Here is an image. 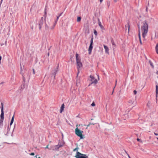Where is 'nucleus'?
Here are the masks:
<instances>
[{
    "mask_svg": "<svg viewBox=\"0 0 158 158\" xmlns=\"http://www.w3.org/2000/svg\"><path fill=\"white\" fill-rule=\"evenodd\" d=\"M43 23V17L41 18V19L40 20L39 23V26L40 30L42 26Z\"/></svg>",
    "mask_w": 158,
    "mask_h": 158,
    "instance_id": "nucleus-8",
    "label": "nucleus"
},
{
    "mask_svg": "<svg viewBox=\"0 0 158 158\" xmlns=\"http://www.w3.org/2000/svg\"><path fill=\"white\" fill-rule=\"evenodd\" d=\"M76 60H79L80 59L78 57V54L77 53L76 55Z\"/></svg>",
    "mask_w": 158,
    "mask_h": 158,
    "instance_id": "nucleus-25",
    "label": "nucleus"
},
{
    "mask_svg": "<svg viewBox=\"0 0 158 158\" xmlns=\"http://www.w3.org/2000/svg\"><path fill=\"white\" fill-rule=\"evenodd\" d=\"M75 132L77 136L79 137L81 139H83L84 138V137H83L82 135L83 131L80 130L77 127L76 128L75 130Z\"/></svg>",
    "mask_w": 158,
    "mask_h": 158,
    "instance_id": "nucleus-2",
    "label": "nucleus"
},
{
    "mask_svg": "<svg viewBox=\"0 0 158 158\" xmlns=\"http://www.w3.org/2000/svg\"><path fill=\"white\" fill-rule=\"evenodd\" d=\"M133 92L134 94H137V92L136 90H134Z\"/></svg>",
    "mask_w": 158,
    "mask_h": 158,
    "instance_id": "nucleus-32",
    "label": "nucleus"
},
{
    "mask_svg": "<svg viewBox=\"0 0 158 158\" xmlns=\"http://www.w3.org/2000/svg\"><path fill=\"white\" fill-rule=\"evenodd\" d=\"M97 32L96 30H95L94 31V33L95 35H97Z\"/></svg>",
    "mask_w": 158,
    "mask_h": 158,
    "instance_id": "nucleus-33",
    "label": "nucleus"
},
{
    "mask_svg": "<svg viewBox=\"0 0 158 158\" xmlns=\"http://www.w3.org/2000/svg\"><path fill=\"white\" fill-rule=\"evenodd\" d=\"M1 117V120H4V112H1V113L0 115Z\"/></svg>",
    "mask_w": 158,
    "mask_h": 158,
    "instance_id": "nucleus-11",
    "label": "nucleus"
},
{
    "mask_svg": "<svg viewBox=\"0 0 158 158\" xmlns=\"http://www.w3.org/2000/svg\"><path fill=\"white\" fill-rule=\"evenodd\" d=\"M33 73L35 74V72L34 69H33Z\"/></svg>",
    "mask_w": 158,
    "mask_h": 158,
    "instance_id": "nucleus-40",
    "label": "nucleus"
},
{
    "mask_svg": "<svg viewBox=\"0 0 158 158\" xmlns=\"http://www.w3.org/2000/svg\"><path fill=\"white\" fill-rule=\"evenodd\" d=\"M128 157H129V158H130V156H128Z\"/></svg>",
    "mask_w": 158,
    "mask_h": 158,
    "instance_id": "nucleus-50",
    "label": "nucleus"
},
{
    "mask_svg": "<svg viewBox=\"0 0 158 158\" xmlns=\"http://www.w3.org/2000/svg\"><path fill=\"white\" fill-rule=\"evenodd\" d=\"M117 0H114V1L115 2H117Z\"/></svg>",
    "mask_w": 158,
    "mask_h": 158,
    "instance_id": "nucleus-43",
    "label": "nucleus"
},
{
    "mask_svg": "<svg viewBox=\"0 0 158 158\" xmlns=\"http://www.w3.org/2000/svg\"><path fill=\"white\" fill-rule=\"evenodd\" d=\"M148 25L147 21H145L143 22V25L141 29L142 32V35L144 38L148 32Z\"/></svg>",
    "mask_w": 158,
    "mask_h": 158,
    "instance_id": "nucleus-1",
    "label": "nucleus"
},
{
    "mask_svg": "<svg viewBox=\"0 0 158 158\" xmlns=\"http://www.w3.org/2000/svg\"><path fill=\"white\" fill-rule=\"evenodd\" d=\"M117 82V80L116 81V83Z\"/></svg>",
    "mask_w": 158,
    "mask_h": 158,
    "instance_id": "nucleus-52",
    "label": "nucleus"
},
{
    "mask_svg": "<svg viewBox=\"0 0 158 158\" xmlns=\"http://www.w3.org/2000/svg\"><path fill=\"white\" fill-rule=\"evenodd\" d=\"M91 106H95V104L94 103V102H93L91 104Z\"/></svg>",
    "mask_w": 158,
    "mask_h": 158,
    "instance_id": "nucleus-31",
    "label": "nucleus"
},
{
    "mask_svg": "<svg viewBox=\"0 0 158 158\" xmlns=\"http://www.w3.org/2000/svg\"><path fill=\"white\" fill-rule=\"evenodd\" d=\"M113 92H114V90H113V92H112V94H113Z\"/></svg>",
    "mask_w": 158,
    "mask_h": 158,
    "instance_id": "nucleus-49",
    "label": "nucleus"
},
{
    "mask_svg": "<svg viewBox=\"0 0 158 158\" xmlns=\"http://www.w3.org/2000/svg\"><path fill=\"white\" fill-rule=\"evenodd\" d=\"M48 56H49V53H48Z\"/></svg>",
    "mask_w": 158,
    "mask_h": 158,
    "instance_id": "nucleus-48",
    "label": "nucleus"
},
{
    "mask_svg": "<svg viewBox=\"0 0 158 158\" xmlns=\"http://www.w3.org/2000/svg\"><path fill=\"white\" fill-rule=\"evenodd\" d=\"M14 115L13 116V117L12 118L11 120L10 123V125L11 126V125L13 123L14 120Z\"/></svg>",
    "mask_w": 158,
    "mask_h": 158,
    "instance_id": "nucleus-18",
    "label": "nucleus"
},
{
    "mask_svg": "<svg viewBox=\"0 0 158 158\" xmlns=\"http://www.w3.org/2000/svg\"><path fill=\"white\" fill-rule=\"evenodd\" d=\"M91 124V123H89V124L87 126V127H89L90 126V125Z\"/></svg>",
    "mask_w": 158,
    "mask_h": 158,
    "instance_id": "nucleus-38",
    "label": "nucleus"
},
{
    "mask_svg": "<svg viewBox=\"0 0 158 158\" xmlns=\"http://www.w3.org/2000/svg\"><path fill=\"white\" fill-rule=\"evenodd\" d=\"M1 112H4L3 111V104L2 103H1Z\"/></svg>",
    "mask_w": 158,
    "mask_h": 158,
    "instance_id": "nucleus-22",
    "label": "nucleus"
},
{
    "mask_svg": "<svg viewBox=\"0 0 158 158\" xmlns=\"http://www.w3.org/2000/svg\"><path fill=\"white\" fill-rule=\"evenodd\" d=\"M49 145H47L46 146V147L45 148L46 149V148H47V149H49V150H50V148H49Z\"/></svg>",
    "mask_w": 158,
    "mask_h": 158,
    "instance_id": "nucleus-30",
    "label": "nucleus"
},
{
    "mask_svg": "<svg viewBox=\"0 0 158 158\" xmlns=\"http://www.w3.org/2000/svg\"><path fill=\"white\" fill-rule=\"evenodd\" d=\"M3 0H1V3H2V1Z\"/></svg>",
    "mask_w": 158,
    "mask_h": 158,
    "instance_id": "nucleus-47",
    "label": "nucleus"
},
{
    "mask_svg": "<svg viewBox=\"0 0 158 158\" xmlns=\"http://www.w3.org/2000/svg\"><path fill=\"white\" fill-rule=\"evenodd\" d=\"M126 30L127 29V28L128 29V32H129V29H130V25L128 23L126 25Z\"/></svg>",
    "mask_w": 158,
    "mask_h": 158,
    "instance_id": "nucleus-15",
    "label": "nucleus"
},
{
    "mask_svg": "<svg viewBox=\"0 0 158 158\" xmlns=\"http://www.w3.org/2000/svg\"><path fill=\"white\" fill-rule=\"evenodd\" d=\"M30 155H31V156H34L35 155V154L33 152H32L31 153H30Z\"/></svg>",
    "mask_w": 158,
    "mask_h": 158,
    "instance_id": "nucleus-34",
    "label": "nucleus"
},
{
    "mask_svg": "<svg viewBox=\"0 0 158 158\" xmlns=\"http://www.w3.org/2000/svg\"><path fill=\"white\" fill-rule=\"evenodd\" d=\"M155 48L156 53L158 54V43L156 44Z\"/></svg>",
    "mask_w": 158,
    "mask_h": 158,
    "instance_id": "nucleus-21",
    "label": "nucleus"
},
{
    "mask_svg": "<svg viewBox=\"0 0 158 158\" xmlns=\"http://www.w3.org/2000/svg\"><path fill=\"white\" fill-rule=\"evenodd\" d=\"M38 158H41L40 157H39Z\"/></svg>",
    "mask_w": 158,
    "mask_h": 158,
    "instance_id": "nucleus-55",
    "label": "nucleus"
},
{
    "mask_svg": "<svg viewBox=\"0 0 158 158\" xmlns=\"http://www.w3.org/2000/svg\"><path fill=\"white\" fill-rule=\"evenodd\" d=\"M156 138L158 140V137H156Z\"/></svg>",
    "mask_w": 158,
    "mask_h": 158,
    "instance_id": "nucleus-51",
    "label": "nucleus"
},
{
    "mask_svg": "<svg viewBox=\"0 0 158 158\" xmlns=\"http://www.w3.org/2000/svg\"><path fill=\"white\" fill-rule=\"evenodd\" d=\"M79 149L78 147L77 146V147L73 150V151L75 152L76 151H77L78 149Z\"/></svg>",
    "mask_w": 158,
    "mask_h": 158,
    "instance_id": "nucleus-26",
    "label": "nucleus"
},
{
    "mask_svg": "<svg viewBox=\"0 0 158 158\" xmlns=\"http://www.w3.org/2000/svg\"><path fill=\"white\" fill-rule=\"evenodd\" d=\"M98 25H99V26L102 29H103L104 28V27L102 25L101 22H100L99 19H98Z\"/></svg>",
    "mask_w": 158,
    "mask_h": 158,
    "instance_id": "nucleus-14",
    "label": "nucleus"
},
{
    "mask_svg": "<svg viewBox=\"0 0 158 158\" xmlns=\"http://www.w3.org/2000/svg\"><path fill=\"white\" fill-rule=\"evenodd\" d=\"M98 82L97 80V79H95L94 80V81H92V82L89 85V86H90L91 85L94 84H96Z\"/></svg>",
    "mask_w": 158,
    "mask_h": 158,
    "instance_id": "nucleus-12",
    "label": "nucleus"
},
{
    "mask_svg": "<svg viewBox=\"0 0 158 158\" xmlns=\"http://www.w3.org/2000/svg\"><path fill=\"white\" fill-rule=\"evenodd\" d=\"M104 47L105 50V52L106 53H109V49L108 47L106 45H104Z\"/></svg>",
    "mask_w": 158,
    "mask_h": 158,
    "instance_id": "nucleus-10",
    "label": "nucleus"
},
{
    "mask_svg": "<svg viewBox=\"0 0 158 158\" xmlns=\"http://www.w3.org/2000/svg\"><path fill=\"white\" fill-rule=\"evenodd\" d=\"M1 59H2V56H0V63H1Z\"/></svg>",
    "mask_w": 158,
    "mask_h": 158,
    "instance_id": "nucleus-37",
    "label": "nucleus"
},
{
    "mask_svg": "<svg viewBox=\"0 0 158 158\" xmlns=\"http://www.w3.org/2000/svg\"><path fill=\"white\" fill-rule=\"evenodd\" d=\"M64 104H63L62 105V106H61V107H60V113H61L62 112L63 110H64Z\"/></svg>",
    "mask_w": 158,
    "mask_h": 158,
    "instance_id": "nucleus-16",
    "label": "nucleus"
},
{
    "mask_svg": "<svg viewBox=\"0 0 158 158\" xmlns=\"http://www.w3.org/2000/svg\"><path fill=\"white\" fill-rule=\"evenodd\" d=\"M81 19V18L80 17H78L77 18V21L78 22H80Z\"/></svg>",
    "mask_w": 158,
    "mask_h": 158,
    "instance_id": "nucleus-23",
    "label": "nucleus"
},
{
    "mask_svg": "<svg viewBox=\"0 0 158 158\" xmlns=\"http://www.w3.org/2000/svg\"><path fill=\"white\" fill-rule=\"evenodd\" d=\"M8 128H9V126H8Z\"/></svg>",
    "mask_w": 158,
    "mask_h": 158,
    "instance_id": "nucleus-54",
    "label": "nucleus"
},
{
    "mask_svg": "<svg viewBox=\"0 0 158 158\" xmlns=\"http://www.w3.org/2000/svg\"><path fill=\"white\" fill-rule=\"evenodd\" d=\"M36 158H38L37 157V155H36L35 156Z\"/></svg>",
    "mask_w": 158,
    "mask_h": 158,
    "instance_id": "nucleus-44",
    "label": "nucleus"
},
{
    "mask_svg": "<svg viewBox=\"0 0 158 158\" xmlns=\"http://www.w3.org/2000/svg\"><path fill=\"white\" fill-rule=\"evenodd\" d=\"M152 124L151 125V126H152Z\"/></svg>",
    "mask_w": 158,
    "mask_h": 158,
    "instance_id": "nucleus-53",
    "label": "nucleus"
},
{
    "mask_svg": "<svg viewBox=\"0 0 158 158\" xmlns=\"http://www.w3.org/2000/svg\"><path fill=\"white\" fill-rule=\"evenodd\" d=\"M75 157L76 158H88L86 155L82 154L79 152H77Z\"/></svg>",
    "mask_w": 158,
    "mask_h": 158,
    "instance_id": "nucleus-4",
    "label": "nucleus"
},
{
    "mask_svg": "<svg viewBox=\"0 0 158 158\" xmlns=\"http://www.w3.org/2000/svg\"><path fill=\"white\" fill-rule=\"evenodd\" d=\"M148 8L147 7L146 8V12H148Z\"/></svg>",
    "mask_w": 158,
    "mask_h": 158,
    "instance_id": "nucleus-36",
    "label": "nucleus"
},
{
    "mask_svg": "<svg viewBox=\"0 0 158 158\" xmlns=\"http://www.w3.org/2000/svg\"><path fill=\"white\" fill-rule=\"evenodd\" d=\"M59 67V65L58 64L57 65L56 68L55 69L53 70L52 71V74L54 78L55 79V78L56 75V74L57 72L58 71V68Z\"/></svg>",
    "mask_w": 158,
    "mask_h": 158,
    "instance_id": "nucleus-6",
    "label": "nucleus"
},
{
    "mask_svg": "<svg viewBox=\"0 0 158 158\" xmlns=\"http://www.w3.org/2000/svg\"><path fill=\"white\" fill-rule=\"evenodd\" d=\"M111 43H112V45H113V46H114V47H115V43H114V40H111Z\"/></svg>",
    "mask_w": 158,
    "mask_h": 158,
    "instance_id": "nucleus-27",
    "label": "nucleus"
},
{
    "mask_svg": "<svg viewBox=\"0 0 158 158\" xmlns=\"http://www.w3.org/2000/svg\"><path fill=\"white\" fill-rule=\"evenodd\" d=\"M154 134L156 135H158V134L157 133H154Z\"/></svg>",
    "mask_w": 158,
    "mask_h": 158,
    "instance_id": "nucleus-39",
    "label": "nucleus"
},
{
    "mask_svg": "<svg viewBox=\"0 0 158 158\" xmlns=\"http://www.w3.org/2000/svg\"><path fill=\"white\" fill-rule=\"evenodd\" d=\"M134 101L132 100H131L129 101V103L131 104H132L134 103Z\"/></svg>",
    "mask_w": 158,
    "mask_h": 158,
    "instance_id": "nucleus-24",
    "label": "nucleus"
},
{
    "mask_svg": "<svg viewBox=\"0 0 158 158\" xmlns=\"http://www.w3.org/2000/svg\"><path fill=\"white\" fill-rule=\"evenodd\" d=\"M150 65H151L153 67V68L154 66L153 65V64H152V63H151V62H150Z\"/></svg>",
    "mask_w": 158,
    "mask_h": 158,
    "instance_id": "nucleus-35",
    "label": "nucleus"
},
{
    "mask_svg": "<svg viewBox=\"0 0 158 158\" xmlns=\"http://www.w3.org/2000/svg\"><path fill=\"white\" fill-rule=\"evenodd\" d=\"M138 28H139V40L140 41V43L141 44H142V42L141 40V37H140V27L139 26V25H138Z\"/></svg>",
    "mask_w": 158,
    "mask_h": 158,
    "instance_id": "nucleus-9",
    "label": "nucleus"
},
{
    "mask_svg": "<svg viewBox=\"0 0 158 158\" xmlns=\"http://www.w3.org/2000/svg\"><path fill=\"white\" fill-rule=\"evenodd\" d=\"M103 0H100V1L101 2Z\"/></svg>",
    "mask_w": 158,
    "mask_h": 158,
    "instance_id": "nucleus-42",
    "label": "nucleus"
},
{
    "mask_svg": "<svg viewBox=\"0 0 158 158\" xmlns=\"http://www.w3.org/2000/svg\"><path fill=\"white\" fill-rule=\"evenodd\" d=\"M156 97H157L158 95V86L157 85H156Z\"/></svg>",
    "mask_w": 158,
    "mask_h": 158,
    "instance_id": "nucleus-17",
    "label": "nucleus"
},
{
    "mask_svg": "<svg viewBox=\"0 0 158 158\" xmlns=\"http://www.w3.org/2000/svg\"><path fill=\"white\" fill-rule=\"evenodd\" d=\"M89 77L91 79L90 80V81H91V82H92V81H94L95 79H95L94 77L91 75H90Z\"/></svg>",
    "mask_w": 158,
    "mask_h": 158,
    "instance_id": "nucleus-13",
    "label": "nucleus"
},
{
    "mask_svg": "<svg viewBox=\"0 0 158 158\" xmlns=\"http://www.w3.org/2000/svg\"><path fill=\"white\" fill-rule=\"evenodd\" d=\"M56 24V23H55L53 25L51 28L52 29H53L54 28V27H55Z\"/></svg>",
    "mask_w": 158,
    "mask_h": 158,
    "instance_id": "nucleus-28",
    "label": "nucleus"
},
{
    "mask_svg": "<svg viewBox=\"0 0 158 158\" xmlns=\"http://www.w3.org/2000/svg\"><path fill=\"white\" fill-rule=\"evenodd\" d=\"M156 74H158V71H157V72H156Z\"/></svg>",
    "mask_w": 158,
    "mask_h": 158,
    "instance_id": "nucleus-45",
    "label": "nucleus"
},
{
    "mask_svg": "<svg viewBox=\"0 0 158 158\" xmlns=\"http://www.w3.org/2000/svg\"><path fill=\"white\" fill-rule=\"evenodd\" d=\"M62 13H60V15L58 16H57V17L56 19V20L55 21V23H56L57 21L58 20V19H59V17H60V16L62 15Z\"/></svg>",
    "mask_w": 158,
    "mask_h": 158,
    "instance_id": "nucleus-19",
    "label": "nucleus"
},
{
    "mask_svg": "<svg viewBox=\"0 0 158 158\" xmlns=\"http://www.w3.org/2000/svg\"><path fill=\"white\" fill-rule=\"evenodd\" d=\"M93 38L92 37L90 40V44L89 46V48L88 49L89 51V54H90L91 53V52L92 51V50L93 48Z\"/></svg>",
    "mask_w": 158,
    "mask_h": 158,
    "instance_id": "nucleus-7",
    "label": "nucleus"
},
{
    "mask_svg": "<svg viewBox=\"0 0 158 158\" xmlns=\"http://www.w3.org/2000/svg\"><path fill=\"white\" fill-rule=\"evenodd\" d=\"M137 140L138 141H140V139H139V138H138L137 139Z\"/></svg>",
    "mask_w": 158,
    "mask_h": 158,
    "instance_id": "nucleus-41",
    "label": "nucleus"
},
{
    "mask_svg": "<svg viewBox=\"0 0 158 158\" xmlns=\"http://www.w3.org/2000/svg\"><path fill=\"white\" fill-rule=\"evenodd\" d=\"M45 29H47L48 28V25L45 24Z\"/></svg>",
    "mask_w": 158,
    "mask_h": 158,
    "instance_id": "nucleus-29",
    "label": "nucleus"
},
{
    "mask_svg": "<svg viewBox=\"0 0 158 158\" xmlns=\"http://www.w3.org/2000/svg\"><path fill=\"white\" fill-rule=\"evenodd\" d=\"M64 144V143L62 144H58L57 145L51 146L50 147V150H52L55 151H58V149L60 148L63 146Z\"/></svg>",
    "mask_w": 158,
    "mask_h": 158,
    "instance_id": "nucleus-3",
    "label": "nucleus"
},
{
    "mask_svg": "<svg viewBox=\"0 0 158 158\" xmlns=\"http://www.w3.org/2000/svg\"><path fill=\"white\" fill-rule=\"evenodd\" d=\"M91 124L94 125V123H91Z\"/></svg>",
    "mask_w": 158,
    "mask_h": 158,
    "instance_id": "nucleus-46",
    "label": "nucleus"
},
{
    "mask_svg": "<svg viewBox=\"0 0 158 158\" xmlns=\"http://www.w3.org/2000/svg\"><path fill=\"white\" fill-rule=\"evenodd\" d=\"M77 61V69L78 70V72L77 73V75H78V74L79 73V70L80 69V68L81 67H82V64L81 62L80 61V60H76Z\"/></svg>",
    "mask_w": 158,
    "mask_h": 158,
    "instance_id": "nucleus-5",
    "label": "nucleus"
},
{
    "mask_svg": "<svg viewBox=\"0 0 158 158\" xmlns=\"http://www.w3.org/2000/svg\"><path fill=\"white\" fill-rule=\"evenodd\" d=\"M3 120H2L0 119V127L1 128L3 126Z\"/></svg>",
    "mask_w": 158,
    "mask_h": 158,
    "instance_id": "nucleus-20",
    "label": "nucleus"
}]
</instances>
